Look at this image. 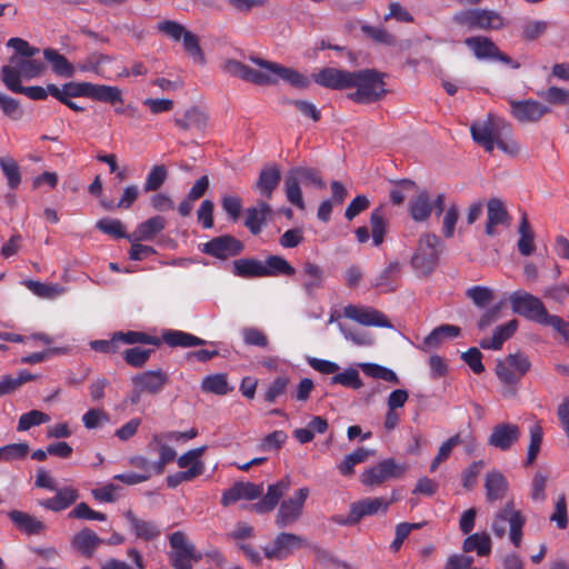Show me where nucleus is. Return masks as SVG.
<instances>
[{"label": "nucleus", "mask_w": 569, "mask_h": 569, "mask_svg": "<svg viewBox=\"0 0 569 569\" xmlns=\"http://www.w3.org/2000/svg\"><path fill=\"white\" fill-rule=\"evenodd\" d=\"M465 552L476 551L478 556H487L491 551V538L487 532L469 535L462 545Z\"/></svg>", "instance_id": "nucleus-42"}, {"label": "nucleus", "mask_w": 569, "mask_h": 569, "mask_svg": "<svg viewBox=\"0 0 569 569\" xmlns=\"http://www.w3.org/2000/svg\"><path fill=\"white\" fill-rule=\"evenodd\" d=\"M401 272V263L391 261L381 272L371 280V286L380 292H392L398 288V278Z\"/></svg>", "instance_id": "nucleus-25"}, {"label": "nucleus", "mask_w": 569, "mask_h": 569, "mask_svg": "<svg viewBox=\"0 0 569 569\" xmlns=\"http://www.w3.org/2000/svg\"><path fill=\"white\" fill-rule=\"evenodd\" d=\"M233 274L241 278H263L262 261L253 258L238 259L232 263Z\"/></svg>", "instance_id": "nucleus-35"}, {"label": "nucleus", "mask_w": 569, "mask_h": 569, "mask_svg": "<svg viewBox=\"0 0 569 569\" xmlns=\"http://www.w3.org/2000/svg\"><path fill=\"white\" fill-rule=\"evenodd\" d=\"M518 328V321L516 319L510 320L509 322L497 327L493 330L491 338H485L480 341V347L482 349H491L499 350L501 349L503 342L511 338Z\"/></svg>", "instance_id": "nucleus-29"}, {"label": "nucleus", "mask_w": 569, "mask_h": 569, "mask_svg": "<svg viewBox=\"0 0 569 569\" xmlns=\"http://www.w3.org/2000/svg\"><path fill=\"white\" fill-rule=\"evenodd\" d=\"M280 180L281 171L279 167L276 164L268 166L260 171L259 178L256 182V190L262 197L270 199Z\"/></svg>", "instance_id": "nucleus-27"}, {"label": "nucleus", "mask_w": 569, "mask_h": 569, "mask_svg": "<svg viewBox=\"0 0 569 569\" xmlns=\"http://www.w3.org/2000/svg\"><path fill=\"white\" fill-rule=\"evenodd\" d=\"M406 471L403 466L398 465L395 459H385L378 465L367 469L361 475V482L367 487H377L390 478H399Z\"/></svg>", "instance_id": "nucleus-13"}, {"label": "nucleus", "mask_w": 569, "mask_h": 569, "mask_svg": "<svg viewBox=\"0 0 569 569\" xmlns=\"http://www.w3.org/2000/svg\"><path fill=\"white\" fill-rule=\"evenodd\" d=\"M465 43L473 52L476 58L480 60L491 59L492 56L498 52V47L487 37H470L465 40Z\"/></svg>", "instance_id": "nucleus-33"}, {"label": "nucleus", "mask_w": 569, "mask_h": 569, "mask_svg": "<svg viewBox=\"0 0 569 569\" xmlns=\"http://www.w3.org/2000/svg\"><path fill=\"white\" fill-rule=\"evenodd\" d=\"M309 495V488L302 487L296 490L292 496L283 499L276 515V526L286 528L296 523L303 515L305 503Z\"/></svg>", "instance_id": "nucleus-10"}, {"label": "nucleus", "mask_w": 569, "mask_h": 569, "mask_svg": "<svg viewBox=\"0 0 569 569\" xmlns=\"http://www.w3.org/2000/svg\"><path fill=\"white\" fill-rule=\"evenodd\" d=\"M531 362L523 353H510L503 359L497 360L495 372L505 386L502 396L515 397L520 379L529 371Z\"/></svg>", "instance_id": "nucleus-4"}, {"label": "nucleus", "mask_w": 569, "mask_h": 569, "mask_svg": "<svg viewBox=\"0 0 569 569\" xmlns=\"http://www.w3.org/2000/svg\"><path fill=\"white\" fill-rule=\"evenodd\" d=\"M466 296L479 308L489 305L493 299V290L485 286H473L467 289Z\"/></svg>", "instance_id": "nucleus-58"}, {"label": "nucleus", "mask_w": 569, "mask_h": 569, "mask_svg": "<svg viewBox=\"0 0 569 569\" xmlns=\"http://www.w3.org/2000/svg\"><path fill=\"white\" fill-rule=\"evenodd\" d=\"M470 132L473 141L488 152L497 147L513 157L520 151L519 143L512 137L511 124L502 118L489 113L486 119L473 122Z\"/></svg>", "instance_id": "nucleus-1"}, {"label": "nucleus", "mask_w": 569, "mask_h": 569, "mask_svg": "<svg viewBox=\"0 0 569 569\" xmlns=\"http://www.w3.org/2000/svg\"><path fill=\"white\" fill-rule=\"evenodd\" d=\"M166 219L161 216H153L139 223L132 233L127 237L128 241H151L166 228Z\"/></svg>", "instance_id": "nucleus-23"}, {"label": "nucleus", "mask_w": 569, "mask_h": 569, "mask_svg": "<svg viewBox=\"0 0 569 569\" xmlns=\"http://www.w3.org/2000/svg\"><path fill=\"white\" fill-rule=\"evenodd\" d=\"M50 420V417L39 410H31L20 416L18 422V431H27L34 426L46 423Z\"/></svg>", "instance_id": "nucleus-57"}, {"label": "nucleus", "mask_w": 569, "mask_h": 569, "mask_svg": "<svg viewBox=\"0 0 569 569\" xmlns=\"http://www.w3.org/2000/svg\"><path fill=\"white\" fill-rule=\"evenodd\" d=\"M263 492V485H256L252 482H236L232 487L227 489L221 497L223 506H230L240 499L253 500L260 497Z\"/></svg>", "instance_id": "nucleus-20"}, {"label": "nucleus", "mask_w": 569, "mask_h": 569, "mask_svg": "<svg viewBox=\"0 0 569 569\" xmlns=\"http://www.w3.org/2000/svg\"><path fill=\"white\" fill-rule=\"evenodd\" d=\"M461 329L455 325H441L435 328L426 338L425 345L428 347L438 346L443 339L456 338L460 335Z\"/></svg>", "instance_id": "nucleus-48"}, {"label": "nucleus", "mask_w": 569, "mask_h": 569, "mask_svg": "<svg viewBox=\"0 0 569 569\" xmlns=\"http://www.w3.org/2000/svg\"><path fill=\"white\" fill-rule=\"evenodd\" d=\"M306 543V539L299 535L280 532L271 546L263 548V552L268 559L282 560L291 556L295 550L305 547Z\"/></svg>", "instance_id": "nucleus-15"}, {"label": "nucleus", "mask_w": 569, "mask_h": 569, "mask_svg": "<svg viewBox=\"0 0 569 569\" xmlns=\"http://www.w3.org/2000/svg\"><path fill=\"white\" fill-rule=\"evenodd\" d=\"M392 502L393 499H387L385 497L363 498L350 505L347 516L335 515L331 517V521L339 526H355L365 517L387 512Z\"/></svg>", "instance_id": "nucleus-6"}, {"label": "nucleus", "mask_w": 569, "mask_h": 569, "mask_svg": "<svg viewBox=\"0 0 569 569\" xmlns=\"http://www.w3.org/2000/svg\"><path fill=\"white\" fill-rule=\"evenodd\" d=\"M114 341L128 345L143 343L158 346L160 343V340L157 337H152L150 335L139 331L116 332Z\"/></svg>", "instance_id": "nucleus-53"}, {"label": "nucleus", "mask_w": 569, "mask_h": 569, "mask_svg": "<svg viewBox=\"0 0 569 569\" xmlns=\"http://www.w3.org/2000/svg\"><path fill=\"white\" fill-rule=\"evenodd\" d=\"M249 60L259 68L269 69L273 76V84L277 83L278 79L286 81L290 86L298 89H305L310 84V80L307 76L292 68H288L280 63L269 61L256 56H251Z\"/></svg>", "instance_id": "nucleus-12"}, {"label": "nucleus", "mask_w": 569, "mask_h": 569, "mask_svg": "<svg viewBox=\"0 0 569 569\" xmlns=\"http://www.w3.org/2000/svg\"><path fill=\"white\" fill-rule=\"evenodd\" d=\"M460 443H461L460 435H455L451 438H449L448 440H446L440 446L438 453L436 455L435 459L432 460V462L430 465V471L435 472L438 469L439 465L441 462L446 461L450 457L452 449Z\"/></svg>", "instance_id": "nucleus-59"}, {"label": "nucleus", "mask_w": 569, "mask_h": 569, "mask_svg": "<svg viewBox=\"0 0 569 569\" xmlns=\"http://www.w3.org/2000/svg\"><path fill=\"white\" fill-rule=\"evenodd\" d=\"M201 387L207 392L220 396L227 395L231 390L228 386L227 376L223 373L207 376L202 380Z\"/></svg>", "instance_id": "nucleus-55"}, {"label": "nucleus", "mask_w": 569, "mask_h": 569, "mask_svg": "<svg viewBox=\"0 0 569 569\" xmlns=\"http://www.w3.org/2000/svg\"><path fill=\"white\" fill-rule=\"evenodd\" d=\"M529 445L527 449L526 466H530L537 459L543 439V429L539 423H535L529 429Z\"/></svg>", "instance_id": "nucleus-47"}, {"label": "nucleus", "mask_w": 569, "mask_h": 569, "mask_svg": "<svg viewBox=\"0 0 569 569\" xmlns=\"http://www.w3.org/2000/svg\"><path fill=\"white\" fill-rule=\"evenodd\" d=\"M538 96L553 106H568L569 104V90L550 86L546 90L539 91Z\"/></svg>", "instance_id": "nucleus-54"}, {"label": "nucleus", "mask_w": 569, "mask_h": 569, "mask_svg": "<svg viewBox=\"0 0 569 569\" xmlns=\"http://www.w3.org/2000/svg\"><path fill=\"white\" fill-rule=\"evenodd\" d=\"M103 542L104 540L90 529L79 531L73 538L74 548L86 556H91L94 549Z\"/></svg>", "instance_id": "nucleus-43"}, {"label": "nucleus", "mask_w": 569, "mask_h": 569, "mask_svg": "<svg viewBox=\"0 0 569 569\" xmlns=\"http://www.w3.org/2000/svg\"><path fill=\"white\" fill-rule=\"evenodd\" d=\"M263 267V277H277V276H293L296 270L295 268L282 257L280 256H269L264 262H262Z\"/></svg>", "instance_id": "nucleus-39"}, {"label": "nucleus", "mask_w": 569, "mask_h": 569, "mask_svg": "<svg viewBox=\"0 0 569 569\" xmlns=\"http://www.w3.org/2000/svg\"><path fill=\"white\" fill-rule=\"evenodd\" d=\"M29 446L27 443H10L0 447V462L1 461H13L24 458L29 452Z\"/></svg>", "instance_id": "nucleus-62"}, {"label": "nucleus", "mask_w": 569, "mask_h": 569, "mask_svg": "<svg viewBox=\"0 0 569 569\" xmlns=\"http://www.w3.org/2000/svg\"><path fill=\"white\" fill-rule=\"evenodd\" d=\"M340 332L343 335V337L351 341L353 345L357 346H371L373 343V338L371 335L361 331V330H353L350 327L339 322L338 325Z\"/></svg>", "instance_id": "nucleus-63"}, {"label": "nucleus", "mask_w": 569, "mask_h": 569, "mask_svg": "<svg viewBox=\"0 0 569 569\" xmlns=\"http://www.w3.org/2000/svg\"><path fill=\"white\" fill-rule=\"evenodd\" d=\"M11 62L17 64L21 77L26 79L36 78L44 70L43 62L37 59H17L12 57Z\"/></svg>", "instance_id": "nucleus-52"}, {"label": "nucleus", "mask_w": 569, "mask_h": 569, "mask_svg": "<svg viewBox=\"0 0 569 569\" xmlns=\"http://www.w3.org/2000/svg\"><path fill=\"white\" fill-rule=\"evenodd\" d=\"M242 250V242L229 234L216 237L204 243L202 248L204 253L221 260L238 256Z\"/></svg>", "instance_id": "nucleus-17"}, {"label": "nucleus", "mask_w": 569, "mask_h": 569, "mask_svg": "<svg viewBox=\"0 0 569 569\" xmlns=\"http://www.w3.org/2000/svg\"><path fill=\"white\" fill-rule=\"evenodd\" d=\"M373 455V450L366 448H358L351 453L347 455L343 460L338 465V470L342 476H351L355 466L367 461L369 456Z\"/></svg>", "instance_id": "nucleus-44"}, {"label": "nucleus", "mask_w": 569, "mask_h": 569, "mask_svg": "<svg viewBox=\"0 0 569 569\" xmlns=\"http://www.w3.org/2000/svg\"><path fill=\"white\" fill-rule=\"evenodd\" d=\"M343 316L362 326L392 328L387 316L381 311L366 306L348 305L343 308Z\"/></svg>", "instance_id": "nucleus-16"}, {"label": "nucleus", "mask_w": 569, "mask_h": 569, "mask_svg": "<svg viewBox=\"0 0 569 569\" xmlns=\"http://www.w3.org/2000/svg\"><path fill=\"white\" fill-rule=\"evenodd\" d=\"M519 239L517 242V247L519 252L528 257L532 254L535 251V233L531 229V226L527 219L526 213L522 214L519 228H518Z\"/></svg>", "instance_id": "nucleus-37"}, {"label": "nucleus", "mask_w": 569, "mask_h": 569, "mask_svg": "<svg viewBox=\"0 0 569 569\" xmlns=\"http://www.w3.org/2000/svg\"><path fill=\"white\" fill-rule=\"evenodd\" d=\"M521 430L515 423H498L492 428L488 438V445L501 451H508L520 439Z\"/></svg>", "instance_id": "nucleus-19"}, {"label": "nucleus", "mask_w": 569, "mask_h": 569, "mask_svg": "<svg viewBox=\"0 0 569 569\" xmlns=\"http://www.w3.org/2000/svg\"><path fill=\"white\" fill-rule=\"evenodd\" d=\"M371 236L375 246H380L385 240L387 231V220L383 214L382 206L376 208L370 216Z\"/></svg>", "instance_id": "nucleus-46"}, {"label": "nucleus", "mask_w": 569, "mask_h": 569, "mask_svg": "<svg viewBox=\"0 0 569 569\" xmlns=\"http://www.w3.org/2000/svg\"><path fill=\"white\" fill-rule=\"evenodd\" d=\"M441 240L433 233H423L411 257V267L418 277H428L436 269L440 256Z\"/></svg>", "instance_id": "nucleus-5"}, {"label": "nucleus", "mask_w": 569, "mask_h": 569, "mask_svg": "<svg viewBox=\"0 0 569 569\" xmlns=\"http://www.w3.org/2000/svg\"><path fill=\"white\" fill-rule=\"evenodd\" d=\"M509 302L513 312L539 323L547 311L542 301L523 290H518L509 296Z\"/></svg>", "instance_id": "nucleus-11"}, {"label": "nucleus", "mask_w": 569, "mask_h": 569, "mask_svg": "<svg viewBox=\"0 0 569 569\" xmlns=\"http://www.w3.org/2000/svg\"><path fill=\"white\" fill-rule=\"evenodd\" d=\"M97 228L106 234L114 238H124L129 236L126 233L124 227L119 219L104 218L97 222Z\"/></svg>", "instance_id": "nucleus-61"}, {"label": "nucleus", "mask_w": 569, "mask_h": 569, "mask_svg": "<svg viewBox=\"0 0 569 569\" xmlns=\"http://www.w3.org/2000/svg\"><path fill=\"white\" fill-rule=\"evenodd\" d=\"M2 81L6 87L12 92L19 93L22 86L20 84V71L14 63V66H3L1 69Z\"/></svg>", "instance_id": "nucleus-64"}, {"label": "nucleus", "mask_w": 569, "mask_h": 569, "mask_svg": "<svg viewBox=\"0 0 569 569\" xmlns=\"http://www.w3.org/2000/svg\"><path fill=\"white\" fill-rule=\"evenodd\" d=\"M510 113L521 123H532L540 121L551 109L542 102L535 99L510 100Z\"/></svg>", "instance_id": "nucleus-14"}, {"label": "nucleus", "mask_w": 569, "mask_h": 569, "mask_svg": "<svg viewBox=\"0 0 569 569\" xmlns=\"http://www.w3.org/2000/svg\"><path fill=\"white\" fill-rule=\"evenodd\" d=\"M359 367L368 377L373 379H381L391 383H399V379L396 372L387 367L370 362L360 363Z\"/></svg>", "instance_id": "nucleus-49"}, {"label": "nucleus", "mask_w": 569, "mask_h": 569, "mask_svg": "<svg viewBox=\"0 0 569 569\" xmlns=\"http://www.w3.org/2000/svg\"><path fill=\"white\" fill-rule=\"evenodd\" d=\"M9 518L13 525L27 535H39L46 529V525L36 517L19 510L9 512Z\"/></svg>", "instance_id": "nucleus-30"}, {"label": "nucleus", "mask_w": 569, "mask_h": 569, "mask_svg": "<svg viewBox=\"0 0 569 569\" xmlns=\"http://www.w3.org/2000/svg\"><path fill=\"white\" fill-rule=\"evenodd\" d=\"M206 450L207 447L202 446L184 452L177 460L178 467L186 470L200 468L199 476H201L204 472V463L201 460V456Z\"/></svg>", "instance_id": "nucleus-45"}, {"label": "nucleus", "mask_w": 569, "mask_h": 569, "mask_svg": "<svg viewBox=\"0 0 569 569\" xmlns=\"http://www.w3.org/2000/svg\"><path fill=\"white\" fill-rule=\"evenodd\" d=\"M353 71L338 68H323L318 73H313L315 82L321 87L332 90L351 89Z\"/></svg>", "instance_id": "nucleus-18"}, {"label": "nucleus", "mask_w": 569, "mask_h": 569, "mask_svg": "<svg viewBox=\"0 0 569 569\" xmlns=\"http://www.w3.org/2000/svg\"><path fill=\"white\" fill-rule=\"evenodd\" d=\"M506 523L509 525V538L515 547H520L522 541V528L526 518L519 510H516L513 502H507L495 516L491 530L498 538L506 535Z\"/></svg>", "instance_id": "nucleus-7"}, {"label": "nucleus", "mask_w": 569, "mask_h": 569, "mask_svg": "<svg viewBox=\"0 0 569 569\" xmlns=\"http://www.w3.org/2000/svg\"><path fill=\"white\" fill-rule=\"evenodd\" d=\"M508 480L498 470L487 473L485 480L486 498L489 502L502 500L508 491Z\"/></svg>", "instance_id": "nucleus-26"}, {"label": "nucleus", "mask_w": 569, "mask_h": 569, "mask_svg": "<svg viewBox=\"0 0 569 569\" xmlns=\"http://www.w3.org/2000/svg\"><path fill=\"white\" fill-rule=\"evenodd\" d=\"M301 184L323 189L326 183L315 168L295 167L286 172L283 188L288 202L299 209H305Z\"/></svg>", "instance_id": "nucleus-3"}, {"label": "nucleus", "mask_w": 569, "mask_h": 569, "mask_svg": "<svg viewBox=\"0 0 569 569\" xmlns=\"http://www.w3.org/2000/svg\"><path fill=\"white\" fill-rule=\"evenodd\" d=\"M352 86L355 91L348 94L353 102L369 104L381 100L386 93L385 74L375 69L353 71Z\"/></svg>", "instance_id": "nucleus-2"}, {"label": "nucleus", "mask_w": 569, "mask_h": 569, "mask_svg": "<svg viewBox=\"0 0 569 569\" xmlns=\"http://www.w3.org/2000/svg\"><path fill=\"white\" fill-rule=\"evenodd\" d=\"M139 188L136 184L127 186L119 201L113 204L112 202H102V206L107 209H129L139 197Z\"/></svg>", "instance_id": "nucleus-60"}, {"label": "nucleus", "mask_w": 569, "mask_h": 569, "mask_svg": "<svg viewBox=\"0 0 569 569\" xmlns=\"http://www.w3.org/2000/svg\"><path fill=\"white\" fill-rule=\"evenodd\" d=\"M331 385H341L352 389H360L362 387V381L357 369L348 368L340 373H336L331 378Z\"/></svg>", "instance_id": "nucleus-56"}, {"label": "nucleus", "mask_w": 569, "mask_h": 569, "mask_svg": "<svg viewBox=\"0 0 569 569\" xmlns=\"http://www.w3.org/2000/svg\"><path fill=\"white\" fill-rule=\"evenodd\" d=\"M131 529L138 538L143 540H153L160 536L161 530L154 521L143 520L136 517L131 511L126 513Z\"/></svg>", "instance_id": "nucleus-31"}, {"label": "nucleus", "mask_w": 569, "mask_h": 569, "mask_svg": "<svg viewBox=\"0 0 569 569\" xmlns=\"http://www.w3.org/2000/svg\"><path fill=\"white\" fill-rule=\"evenodd\" d=\"M168 178V170L163 164L153 166L146 177L143 190L146 192L157 191L166 182Z\"/></svg>", "instance_id": "nucleus-51"}, {"label": "nucleus", "mask_w": 569, "mask_h": 569, "mask_svg": "<svg viewBox=\"0 0 569 569\" xmlns=\"http://www.w3.org/2000/svg\"><path fill=\"white\" fill-rule=\"evenodd\" d=\"M163 341L170 346V347H196V346H202L206 343L204 340H202L199 337H196L189 332L179 331V330H168L162 336Z\"/></svg>", "instance_id": "nucleus-40"}, {"label": "nucleus", "mask_w": 569, "mask_h": 569, "mask_svg": "<svg viewBox=\"0 0 569 569\" xmlns=\"http://www.w3.org/2000/svg\"><path fill=\"white\" fill-rule=\"evenodd\" d=\"M271 209L266 202H260L257 207L247 210L246 227L253 233L258 234L266 222V218L270 214Z\"/></svg>", "instance_id": "nucleus-41"}, {"label": "nucleus", "mask_w": 569, "mask_h": 569, "mask_svg": "<svg viewBox=\"0 0 569 569\" xmlns=\"http://www.w3.org/2000/svg\"><path fill=\"white\" fill-rule=\"evenodd\" d=\"M0 168L8 180V184L11 189H16L21 183L20 168L17 161L9 156L0 158Z\"/></svg>", "instance_id": "nucleus-50"}, {"label": "nucleus", "mask_w": 569, "mask_h": 569, "mask_svg": "<svg viewBox=\"0 0 569 569\" xmlns=\"http://www.w3.org/2000/svg\"><path fill=\"white\" fill-rule=\"evenodd\" d=\"M409 212L411 218L417 222L426 221L430 217L432 204L427 191H420L410 202Z\"/></svg>", "instance_id": "nucleus-38"}, {"label": "nucleus", "mask_w": 569, "mask_h": 569, "mask_svg": "<svg viewBox=\"0 0 569 569\" xmlns=\"http://www.w3.org/2000/svg\"><path fill=\"white\" fill-rule=\"evenodd\" d=\"M289 480L282 479L277 483L270 485L266 495L252 506L258 513H266L276 508L280 498L288 491Z\"/></svg>", "instance_id": "nucleus-24"}, {"label": "nucleus", "mask_w": 569, "mask_h": 569, "mask_svg": "<svg viewBox=\"0 0 569 569\" xmlns=\"http://www.w3.org/2000/svg\"><path fill=\"white\" fill-rule=\"evenodd\" d=\"M302 287L309 296L323 284V270L316 263L305 262L301 271Z\"/></svg>", "instance_id": "nucleus-32"}, {"label": "nucleus", "mask_w": 569, "mask_h": 569, "mask_svg": "<svg viewBox=\"0 0 569 569\" xmlns=\"http://www.w3.org/2000/svg\"><path fill=\"white\" fill-rule=\"evenodd\" d=\"M46 60L51 63L52 71L61 77H73L76 67L68 61V59L59 53L57 50L47 48L43 50Z\"/></svg>", "instance_id": "nucleus-34"}, {"label": "nucleus", "mask_w": 569, "mask_h": 569, "mask_svg": "<svg viewBox=\"0 0 569 569\" xmlns=\"http://www.w3.org/2000/svg\"><path fill=\"white\" fill-rule=\"evenodd\" d=\"M56 492L54 497L48 498L39 501V505L50 511L59 512L71 505H73L79 499V491L74 487L67 486L63 488H57L53 490Z\"/></svg>", "instance_id": "nucleus-22"}, {"label": "nucleus", "mask_w": 569, "mask_h": 569, "mask_svg": "<svg viewBox=\"0 0 569 569\" xmlns=\"http://www.w3.org/2000/svg\"><path fill=\"white\" fill-rule=\"evenodd\" d=\"M509 214L505 208V204L499 199H490L487 203V223L486 233L488 236H495L496 227L508 223Z\"/></svg>", "instance_id": "nucleus-28"}, {"label": "nucleus", "mask_w": 569, "mask_h": 569, "mask_svg": "<svg viewBox=\"0 0 569 569\" xmlns=\"http://www.w3.org/2000/svg\"><path fill=\"white\" fill-rule=\"evenodd\" d=\"M89 98L100 102L116 104L122 102L121 90L118 87L94 84L90 82Z\"/></svg>", "instance_id": "nucleus-36"}, {"label": "nucleus", "mask_w": 569, "mask_h": 569, "mask_svg": "<svg viewBox=\"0 0 569 569\" xmlns=\"http://www.w3.org/2000/svg\"><path fill=\"white\" fill-rule=\"evenodd\" d=\"M170 552L168 553L174 569H192V563L202 559L196 546L182 531H174L169 536Z\"/></svg>", "instance_id": "nucleus-8"}, {"label": "nucleus", "mask_w": 569, "mask_h": 569, "mask_svg": "<svg viewBox=\"0 0 569 569\" xmlns=\"http://www.w3.org/2000/svg\"><path fill=\"white\" fill-rule=\"evenodd\" d=\"M453 22L469 30H499L505 26L503 18L493 10L467 9L452 17Z\"/></svg>", "instance_id": "nucleus-9"}, {"label": "nucleus", "mask_w": 569, "mask_h": 569, "mask_svg": "<svg viewBox=\"0 0 569 569\" xmlns=\"http://www.w3.org/2000/svg\"><path fill=\"white\" fill-rule=\"evenodd\" d=\"M132 383L143 392L156 395L168 383V376L162 370H149L132 377Z\"/></svg>", "instance_id": "nucleus-21"}]
</instances>
